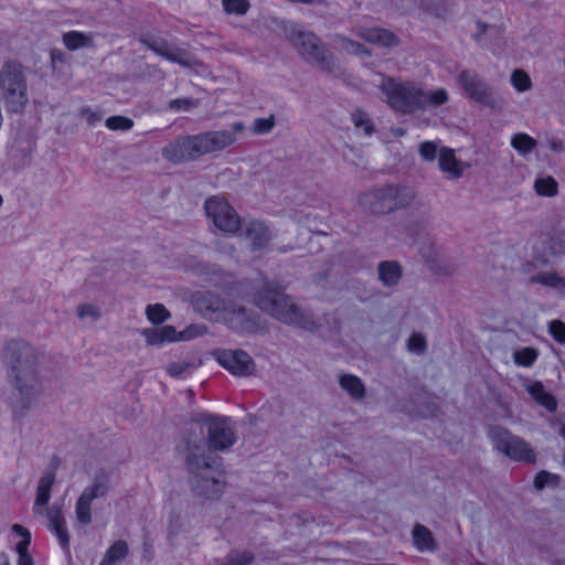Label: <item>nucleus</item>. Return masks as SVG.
<instances>
[{"mask_svg":"<svg viewBox=\"0 0 565 565\" xmlns=\"http://www.w3.org/2000/svg\"><path fill=\"white\" fill-rule=\"evenodd\" d=\"M40 352L21 339H12L1 350V361L12 386L11 407L14 417H23L36 403L43 390Z\"/></svg>","mask_w":565,"mask_h":565,"instance_id":"obj_1","label":"nucleus"},{"mask_svg":"<svg viewBox=\"0 0 565 565\" xmlns=\"http://www.w3.org/2000/svg\"><path fill=\"white\" fill-rule=\"evenodd\" d=\"M245 126L234 122L231 130H210L195 135H181L168 142L161 151L162 158L172 164H181L200 159L203 156L223 151L236 142V134Z\"/></svg>","mask_w":565,"mask_h":565,"instance_id":"obj_2","label":"nucleus"},{"mask_svg":"<svg viewBox=\"0 0 565 565\" xmlns=\"http://www.w3.org/2000/svg\"><path fill=\"white\" fill-rule=\"evenodd\" d=\"M183 451L193 493L199 498L217 500L223 493L225 480L216 458L206 451L204 438L185 437Z\"/></svg>","mask_w":565,"mask_h":565,"instance_id":"obj_3","label":"nucleus"},{"mask_svg":"<svg viewBox=\"0 0 565 565\" xmlns=\"http://www.w3.org/2000/svg\"><path fill=\"white\" fill-rule=\"evenodd\" d=\"M254 305L277 321L308 332L318 329L311 312L295 303L278 282L264 279L253 296Z\"/></svg>","mask_w":565,"mask_h":565,"instance_id":"obj_4","label":"nucleus"},{"mask_svg":"<svg viewBox=\"0 0 565 565\" xmlns=\"http://www.w3.org/2000/svg\"><path fill=\"white\" fill-rule=\"evenodd\" d=\"M254 305L277 321L308 332L318 329L311 312L295 303L278 282L264 279L253 296Z\"/></svg>","mask_w":565,"mask_h":565,"instance_id":"obj_5","label":"nucleus"},{"mask_svg":"<svg viewBox=\"0 0 565 565\" xmlns=\"http://www.w3.org/2000/svg\"><path fill=\"white\" fill-rule=\"evenodd\" d=\"M0 96L8 114H22L29 104L28 78L24 66L14 60L0 68Z\"/></svg>","mask_w":565,"mask_h":565,"instance_id":"obj_6","label":"nucleus"},{"mask_svg":"<svg viewBox=\"0 0 565 565\" xmlns=\"http://www.w3.org/2000/svg\"><path fill=\"white\" fill-rule=\"evenodd\" d=\"M416 198L413 188L402 184H387L360 195L359 203L372 214H390L408 207Z\"/></svg>","mask_w":565,"mask_h":565,"instance_id":"obj_7","label":"nucleus"},{"mask_svg":"<svg viewBox=\"0 0 565 565\" xmlns=\"http://www.w3.org/2000/svg\"><path fill=\"white\" fill-rule=\"evenodd\" d=\"M287 36L307 63L318 66L326 73L335 71L333 54L313 32L291 28Z\"/></svg>","mask_w":565,"mask_h":565,"instance_id":"obj_8","label":"nucleus"},{"mask_svg":"<svg viewBox=\"0 0 565 565\" xmlns=\"http://www.w3.org/2000/svg\"><path fill=\"white\" fill-rule=\"evenodd\" d=\"M379 88L386 103L396 113L408 115L420 110L422 86L415 82H397L392 76H382Z\"/></svg>","mask_w":565,"mask_h":565,"instance_id":"obj_9","label":"nucleus"},{"mask_svg":"<svg viewBox=\"0 0 565 565\" xmlns=\"http://www.w3.org/2000/svg\"><path fill=\"white\" fill-rule=\"evenodd\" d=\"M193 422L202 425L200 427V434H188L183 437V439L188 436L192 438L195 436L202 437V427H206L209 445V449H206V451L210 454L212 450H227L236 443V433L230 425L228 417L211 415L209 413H200L193 418Z\"/></svg>","mask_w":565,"mask_h":565,"instance_id":"obj_10","label":"nucleus"},{"mask_svg":"<svg viewBox=\"0 0 565 565\" xmlns=\"http://www.w3.org/2000/svg\"><path fill=\"white\" fill-rule=\"evenodd\" d=\"M457 83L467 98L480 104L492 111H499L503 98L475 70H462L457 76Z\"/></svg>","mask_w":565,"mask_h":565,"instance_id":"obj_11","label":"nucleus"},{"mask_svg":"<svg viewBox=\"0 0 565 565\" xmlns=\"http://www.w3.org/2000/svg\"><path fill=\"white\" fill-rule=\"evenodd\" d=\"M488 436L493 448L514 461L533 463L536 460L534 449L521 437L501 426H492Z\"/></svg>","mask_w":565,"mask_h":565,"instance_id":"obj_12","label":"nucleus"},{"mask_svg":"<svg viewBox=\"0 0 565 565\" xmlns=\"http://www.w3.org/2000/svg\"><path fill=\"white\" fill-rule=\"evenodd\" d=\"M204 211L214 226L225 234H235L242 227L241 217L235 209L220 196L207 199L204 203Z\"/></svg>","mask_w":565,"mask_h":565,"instance_id":"obj_13","label":"nucleus"},{"mask_svg":"<svg viewBox=\"0 0 565 565\" xmlns=\"http://www.w3.org/2000/svg\"><path fill=\"white\" fill-rule=\"evenodd\" d=\"M109 491V475L105 470L98 471L90 486L86 487L77 499L75 513L77 521L87 525L92 522L90 505L95 499L104 498Z\"/></svg>","mask_w":565,"mask_h":565,"instance_id":"obj_14","label":"nucleus"},{"mask_svg":"<svg viewBox=\"0 0 565 565\" xmlns=\"http://www.w3.org/2000/svg\"><path fill=\"white\" fill-rule=\"evenodd\" d=\"M213 356L235 376H248L255 371L254 360L243 350H216Z\"/></svg>","mask_w":565,"mask_h":565,"instance_id":"obj_15","label":"nucleus"},{"mask_svg":"<svg viewBox=\"0 0 565 565\" xmlns=\"http://www.w3.org/2000/svg\"><path fill=\"white\" fill-rule=\"evenodd\" d=\"M140 42L157 55L172 63L186 67L192 65L191 56L185 50L169 44L162 38L143 35L141 36Z\"/></svg>","mask_w":565,"mask_h":565,"instance_id":"obj_16","label":"nucleus"},{"mask_svg":"<svg viewBox=\"0 0 565 565\" xmlns=\"http://www.w3.org/2000/svg\"><path fill=\"white\" fill-rule=\"evenodd\" d=\"M225 320L228 327L235 331L254 332L259 326L258 315L244 306L226 309Z\"/></svg>","mask_w":565,"mask_h":565,"instance_id":"obj_17","label":"nucleus"},{"mask_svg":"<svg viewBox=\"0 0 565 565\" xmlns=\"http://www.w3.org/2000/svg\"><path fill=\"white\" fill-rule=\"evenodd\" d=\"M245 238L249 242L252 250H262L273 238L271 231L262 221L252 220L244 228Z\"/></svg>","mask_w":565,"mask_h":565,"instance_id":"obj_18","label":"nucleus"},{"mask_svg":"<svg viewBox=\"0 0 565 565\" xmlns=\"http://www.w3.org/2000/svg\"><path fill=\"white\" fill-rule=\"evenodd\" d=\"M523 270L529 274L527 284L530 285L539 284L554 290H565V277L556 271L536 270V268H524Z\"/></svg>","mask_w":565,"mask_h":565,"instance_id":"obj_19","label":"nucleus"},{"mask_svg":"<svg viewBox=\"0 0 565 565\" xmlns=\"http://www.w3.org/2000/svg\"><path fill=\"white\" fill-rule=\"evenodd\" d=\"M49 519V527L56 535L61 547L64 551L70 550V535L66 527V522L63 516L62 510L57 507H52L46 511Z\"/></svg>","mask_w":565,"mask_h":565,"instance_id":"obj_20","label":"nucleus"},{"mask_svg":"<svg viewBox=\"0 0 565 565\" xmlns=\"http://www.w3.org/2000/svg\"><path fill=\"white\" fill-rule=\"evenodd\" d=\"M55 482V468L47 469L39 480L33 511L47 505L51 498V488Z\"/></svg>","mask_w":565,"mask_h":565,"instance_id":"obj_21","label":"nucleus"},{"mask_svg":"<svg viewBox=\"0 0 565 565\" xmlns=\"http://www.w3.org/2000/svg\"><path fill=\"white\" fill-rule=\"evenodd\" d=\"M379 279L385 287H395L403 275L402 266L396 260H383L377 265Z\"/></svg>","mask_w":565,"mask_h":565,"instance_id":"obj_22","label":"nucleus"},{"mask_svg":"<svg viewBox=\"0 0 565 565\" xmlns=\"http://www.w3.org/2000/svg\"><path fill=\"white\" fill-rule=\"evenodd\" d=\"M530 396L547 412H555L557 408V401L553 394L547 392L542 382H534L526 387Z\"/></svg>","mask_w":565,"mask_h":565,"instance_id":"obj_23","label":"nucleus"},{"mask_svg":"<svg viewBox=\"0 0 565 565\" xmlns=\"http://www.w3.org/2000/svg\"><path fill=\"white\" fill-rule=\"evenodd\" d=\"M195 306L204 315L226 310L223 299L209 291L196 296Z\"/></svg>","mask_w":565,"mask_h":565,"instance_id":"obj_24","label":"nucleus"},{"mask_svg":"<svg viewBox=\"0 0 565 565\" xmlns=\"http://www.w3.org/2000/svg\"><path fill=\"white\" fill-rule=\"evenodd\" d=\"M414 546L419 552H433L436 550L437 545L433 533L428 527L422 524H416L412 532Z\"/></svg>","mask_w":565,"mask_h":565,"instance_id":"obj_25","label":"nucleus"},{"mask_svg":"<svg viewBox=\"0 0 565 565\" xmlns=\"http://www.w3.org/2000/svg\"><path fill=\"white\" fill-rule=\"evenodd\" d=\"M438 163L439 169L443 172L449 173L452 178H460L462 175V170L459 168L455 151L451 148H440Z\"/></svg>","mask_w":565,"mask_h":565,"instance_id":"obj_26","label":"nucleus"},{"mask_svg":"<svg viewBox=\"0 0 565 565\" xmlns=\"http://www.w3.org/2000/svg\"><path fill=\"white\" fill-rule=\"evenodd\" d=\"M129 554V546L126 541H115L106 551L99 565H116L124 561Z\"/></svg>","mask_w":565,"mask_h":565,"instance_id":"obj_27","label":"nucleus"},{"mask_svg":"<svg viewBox=\"0 0 565 565\" xmlns=\"http://www.w3.org/2000/svg\"><path fill=\"white\" fill-rule=\"evenodd\" d=\"M339 384L354 399H361L365 396L364 383L356 375L343 374L339 379Z\"/></svg>","mask_w":565,"mask_h":565,"instance_id":"obj_28","label":"nucleus"},{"mask_svg":"<svg viewBox=\"0 0 565 565\" xmlns=\"http://www.w3.org/2000/svg\"><path fill=\"white\" fill-rule=\"evenodd\" d=\"M63 43L70 51L93 46V36L79 31H68L63 34Z\"/></svg>","mask_w":565,"mask_h":565,"instance_id":"obj_29","label":"nucleus"},{"mask_svg":"<svg viewBox=\"0 0 565 565\" xmlns=\"http://www.w3.org/2000/svg\"><path fill=\"white\" fill-rule=\"evenodd\" d=\"M255 561L252 551H230L224 558L214 559V565H250Z\"/></svg>","mask_w":565,"mask_h":565,"instance_id":"obj_30","label":"nucleus"},{"mask_svg":"<svg viewBox=\"0 0 565 565\" xmlns=\"http://www.w3.org/2000/svg\"><path fill=\"white\" fill-rule=\"evenodd\" d=\"M365 40L370 43L379 44L386 47L396 46L398 44L397 36L385 29H373L367 30L365 35Z\"/></svg>","mask_w":565,"mask_h":565,"instance_id":"obj_31","label":"nucleus"},{"mask_svg":"<svg viewBox=\"0 0 565 565\" xmlns=\"http://www.w3.org/2000/svg\"><path fill=\"white\" fill-rule=\"evenodd\" d=\"M449 100L448 92L445 88H438L433 92H426L422 88L420 110L429 107H439Z\"/></svg>","mask_w":565,"mask_h":565,"instance_id":"obj_32","label":"nucleus"},{"mask_svg":"<svg viewBox=\"0 0 565 565\" xmlns=\"http://www.w3.org/2000/svg\"><path fill=\"white\" fill-rule=\"evenodd\" d=\"M537 146V141L525 132L515 134L511 138V147L521 156L531 153Z\"/></svg>","mask_w":565,"mask_h":565,"instance_id":"obj_33","label":"nucleus"},{"mask_svg":"<svg viewBox=\"0 0 565 565\" xmlns=\"http://www.w3.org/2000/svg\"><path fill=\"white\" fill-rule=\"evenodd\" d=\"M352 122L359 131H363V135L371 137L375 132V126L371 117L363 110L356 109L351 115Z\"/></svg>","mask_w":565,"mask_h":565,"instance_id":"obj_34","label":"nucleus"},{"mask_svg":"<svg viewBox=\"0 0 565 565\" xmlns=\"http://www.w3.org/2000/svg\"><path fill=\"white\" fill-rule=\"evenodd\" d=\"M535 192L541 196L552 198L558 192V184L553 177L537 178L534 182Z\"/></svg>","mask_w":565,"mask_h":565,"instance_id":"obj_35","label":"nucleus"},{"mask_svg":"<svg viewBox=\"0 0 565 565\" xmlns=\"http://www.w3.org/2000/svg\"><path fill=\"white\" fill-rule=\"evenodd\" d=\"M539 351L531 347H525L514 351L513 361L516 365L530 367L537 360Z\"/></svg>","mask_w":565,"mask_h":565,"instance_id":"obj_36","label":"nucleus"},{"mask_svg":"<svg viewBox=\"0 0 565 565\" xmlns=\"http://www.w3.org/2000/svg\"><path fill=\"white\" fill-rule=\"evenodd\" d=\"M561 483V477L556 473H551L546 470H542L536 473L533 484L536 490H542L546 486L557 488Z\"/></svg>","mask_w":565,"mask_h":565,"instance_id":"obj_37","label":"nucleus"},{"mask_svg":"<svg viewBox=\"0 0 565 565\" xmlns=\"http://www.w3.org/2000/svg\"><path fill=\"white\" fill-rule=\"evenodd\" d=\"M147 318L153 324L164 322L170 313L162 303L148 305L146 309Z\"/></svg>","mask_w":565,"mask_h":565,"instance_id":"obj_38","label":"nucleus"},{"mask_svg":"<svg viewBox=\"0 0 565 565\" xmlns=\"http://www.w3.org/2000/svg\"><path fill=\"white\" fill-rule=\"evenodd\" d=\"M222 6L227 14L235 15H244L250 8L248 0H222Z\"/></svg>","mask_w":565,"mask_h":565,"instance_id":"obj_39","label":"nucleus"},{"mask_svg":"<svg viewBox=\"0 0 565 565\" xmlns=\"http://www.w3.org/2000/svg\"><path fill=\"white\" fill-rule=\"evenodd\" d=\"M194 369L195 365L189 362H172L167 365L168 374L177 379L186 377Z\"/></svg>","mask_w":565,"mask_h":565,"instance_id":"obj_40","label":"nucleus"},{"mask_svg":"<svg viewBox=\"0 0 565 565\" xmlns=\"http://www.w3.org/2000/svg\"><path fill=\"white\" fill-rule=\"evenodd\" d=\"M105 126L109 130L127 131L134 127V120L129 117L116 115L108 117L105 121Z\"/></svg>","mask_w":565,"mask_h":565,"instance_id":"obj_41","label":"nucleus"},{"mask_svg":"<svg viewBox=\"0 0 565 565\" xmlns=\"http://www.w3.org/2000/svg\"><path fill=\"white\" fill-rule=\"evenodd\" d=\"M406 347L409 352L422 355L427 351V341L422 333H413L408 338Z\"/></svg>","mask_w":565,"mask_h":565,"instance_id":"obj_42","label":"nucleus"},{"mask_svg":"<svg viewBox=\"0 0 565 565\" xmlns=\"http://www.w3.org/2000/svg\"><path fill=\"white\" fill-rule=\"evenodd\" d=\"M77 317L81 320L89 319L92 322L97 321L102 317L100 309L90 303H81L76 309Z\"/></svg>","mask_w":565,"mask_h":565,"instance_id":"obj_43","label":"nucleus"},{"mask_svg":"<svg viewBox=\"0 0 565 565\" xmlns=\"http://www.w3.org/2000/svg\"><path fill=\"white\" fill-rule=\"evenodd\" d=\"M511 84L519 92L531 88V78L523 70H514L511 74Z\"/></svg>","mask_w":565,"mask_h":565,"instance_id":"obj_44","label":"nucleus"},{"mask_svg":"<svg viewBox=\"0 0 565 565\" xmlns=\"http://www.w3.org/2000/svg\"><path fill=\"white\" fill-rule=\"evenodd\" d=\"M275 126V115H270L267 118H256L253 125V132L255 135L268 134Z\"/></svg>","mask_w":565,"mask_h":565,"instance_id":"obj_45","label":"nucleus"},{"mask_svg":"<svg viewBox=\"0 0 565 565\" xmlns=\"http://www.w3.org/2000/svg\"><path fill=\"white\" fill-rule=\"evenodd\" d=\"M418 152L423 160L425 161H434L437 157L438 146L435 141H424L419 145Z\"/></svg>","mask_w":565,"mask_h":565,"instance_id":"obj_46","label":"nucleus"},{"mask_svg":"<svg viewBox=\"0 0 565 565\" xmlns=\"http://www.w3.org/2000/svg\"><path fill=\"white\" fill-rule=\"evenodd\" d=\"M551 337L559 344H565V323L561 320H553L548 324Z\"/></svg>","mask_w":565,"mask_h":565,"instance_id":"obj_47","label":"nucleus"},{"mask_svg":"<svg viewBox=\"0 0 565 565\" xmlns=\"http://www.w3.org/2000/svg\"><path fill=\"white\" fill-rule=\"evenodd\" d=\"M477 28H478V32L475 34V40L477 42H481L483 40V35H486L487 33H489L490 35H495V36L502 35V31L499 26L490 25V24L483 23L481 21H477Z\"/></svg>","mask_w":565,"mask_h":565,"instance_id":"obj_48","label":"nucleus"},{"mask_svg":"<svg viewBox=\"0 0 565 565\" xmlns=\"http://www.w3.org/2000/svg\"><path fill=\"white\" fill-rule=\"evenodd\" d=\"M194 106L195 102L191 98H175L169 103V108L175 111H188Z\"/></svg>","mask_w":565,"mask_h":565,"instance_id":"obj_49","label":"nucleus"},{"mask_svg":"<svg viewBox=\"0 0 565 565\" xmlns=\"http://www.w3.org/2000/svg\"><path fill=\"white\" fill-rule=\"evenodd\" d=\"M143 334L146 335L147 342L149 344L153 345V344L163 343V338L161 335L160 328H157V329H146L143 331Z\"/></svg>","mask_w":565,"mask_h":565,"instance_id":"obj_50","label":"nucleus"},{"mask_svg":"<svg viewBox=\"0 0 565 565\" xmlns=\"http://www.w3.org/2000/svg\"><path fill=\"white\" fill-rule=\"evenodd\" d=\"M81 114L90 126L95 125L102 119V115L94 111L90 107H83Z\"/></svg>","mask_w":565,"mask_h":565,"instance_id":"obj_51","label":"nucleus"},{"mask_svg":"<svg viewBox=\"0 0 565 565\" xmlns=\"http://www.w3.org/2000/svg\"><path fill=\"white\" fill-rule=\"evenodd\" d=\"M51 63L53 67L57 64H65L67 62V55L60 49H52L50 52Z\"/></svg>","mask_w":565,"mask_h":565,"instance_id":"obj_52","label":"nucleus"},{"mask_svg":"<svg viewBox=\"0 0 565 565\" xmlns=\"http://www.w3.org/2000/svg\"><path fill=\"white\" fill-rule=\"evenodd\" d=\"M142 557L150 562L153 558V542L149 536L143 537Z\"/></svg>","mask_w":565,"mask_h":565,"instance_id":"obj_53","label":"nucleus"},{"mask_svg":"<svg viewBox=\"0 0 565 565\" xmlns=\"http://www.w3.org/2000/svg\"><path fill=\"white\" fill-rule=\"evenodd\" d=\"M161 335L163 338V342H170L174 340L177 334L174 327L172 326H163L160 328Z\"/></svg>","mask_w":565,"mask_h":565,"instance_id":"obj_54","label":"nucleus"},{"mask_svg":"<svg viewBox=\"0 0 565 565\" xmlns=\"http://www.w3.org/2000/svg\"><path fill=\"white\" fill-rule=\"evenodd\" d=\"M31 544V534L22 537L15 545V551L18 554L28 553V547Z\"/></svg>","mask_w":565,"mask_h":565,"instance_id":"obj_55","label":"nucleus"},{"mask_svg":"<svg viewBox=\"0 0 565 565\" xmlns=\"http://www.w3.org/2000/svg\"><path fill=\"white\" fill-rule=\"evenodd\" d=\"M548 148L553 152H562L564 151V141L558 138H551L548 139Z\"/></svg>","mask_w":565,"mask_h":565,"instance_id":"obj_56","label":"nucleus"},{"mask_svg":"<svg viewBox=\"0 0 565 565\" xmlns=\"http://www.w3.org/2000/svg\"><path fill=\"white\" fill-rule=\"evenodd\" d=\"M18 565H34V562L29 553H22L19 554Z\"/></svg>","mask_w":565,"mask_h":565,"instance_id":"obj_57","label":"nucleus"},{"mask_svg":"<svg viewBox=\"0 0 565 565\" xmlns=\"http://www.w3.org/2000/svg\"><path fill=\"white\" fill-rule=\"evenodd\" d=\"M12 532L15 533L17 535L21 536V537H24L26 536L28 534H31L30 531L28 529H25L23 525L21 524H14L12 526Z\"/></svg>","mask_w":565,"mask_h":565,"instance_id":"obj_58","label":"nucleus"},{"mask_svg":"<svg viewBox=\"0 0 565 565\" xmlns=\"http://www.w3.org/2000/svg\"><path fill=\"white\" fill-rule=\"evenodd\" d=\"M351 44L354 46V52L356 54H370V52L366 50V47L361 44V43H354V42H351Z\"/></svg>","mask_w":565,"mask_h":565,"instance_id":"obj_59","label":"nucleus"},{"mask_svg":"<svg viewBox=\"0 0 565 565\" xmlns=\"http://www.w3.org/2000/svg\"><path fill=\"white\" fill-rule=\"evenodd\" d=\"M317 0H296V2L305 3V4H313Z\"/></svg>","mask_w":565,"mask_h":565,"instance_id":"obj_60","label":"nucleus"},{"mask_svg":"<svg viewBox=\"0 0 565 565\" xmlns=\"http://www.w3.org/2000/svg\"><path fill=\"white\" fill-rule=\"evenodd\" d=\"M559 435L565 439V423L561 426Z\"/></svg>","mask_w":565,"mask_h":565,"instance_id":"obj_61","label":"nucleus"},{"mask_svg":"<svg viewBox=\"0 0 565 565\" xmlns=\"http://www.w3.org/2000/svg\"><path fill=\"white\" fill-rule=\"evenodd\" d=\"M555 565H565V559H556Z\"/></svg>","mask_w":565,"mask_h":565,"instance_id":"obj_62","label":"nucleus"},{"mask_svg":"<svg viewBox=\"0 0 565 565\" xmlns=\"http://www.w3.org/2000/svg\"><path fill=\"white\" fill-rule=\"evenodd\" d=\"M395 134H396V135H401V136H402V135H404V130H403V129H397V130L395 131Z\"/></svg>","mask_w":565,"mask_h":565,"instance_id":"obj_63","label":"nucleus"},{"mask_svg":"<svg viewBox=\"0 0 565 565\" xmlns=\"http://www.w3.org/2000/svg\"><path fill=\"white\" fill-rule=\"evenodd\" d=\"M0 565H10L8 561H4L2 564Z\"/></svg>","mask_w":565,"mask_h":565,"instance_id":"obj_64","label":"nucleus"}]
</instances>
